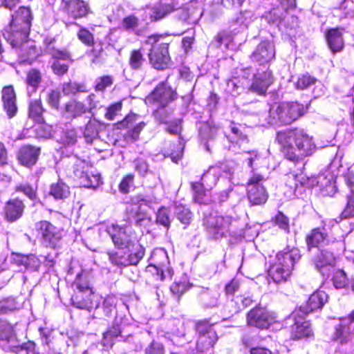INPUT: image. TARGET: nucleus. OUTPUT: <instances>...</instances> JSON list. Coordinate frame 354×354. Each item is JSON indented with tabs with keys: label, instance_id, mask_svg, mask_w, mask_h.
Returning <instances> with one entry per match:
<instances>
[{
	"label": "nucleus",
	"instance_id": "f257e3e1",
	"mask_svg": "<svg viewBox=\"0 0 354 354\" xmlns=\"http://www.w3.org/2000/svg\"><path fill=\"white\" fill-rule=\"evenodd\" d=\"M277 140L285 157L293 162L312 155L315 149L313 138L302 129L279 132Z\"/></svg>",
	"mask_w": 354,
	"mask_h": 354
},
{
	"label": "nucleus",
	"instance_id": "f03ea898",
	"mask_svg": "<svg viewBox=\"0 0 354 354\" xmlns=\"http://www.w3.org/2000/svg\"><path fill=\"white\" fill-rule=\"evenodd\" d=\"M248 167L252 173L247 183V194L250 203L254 205H260L266 203L268 198V193L263 185L266 178L261 174L257 172L265 160L256 151L245 152Z\"/></svg>",
	"mask_w": 354,
	"mask_h": 354
},
{
	"label": "nucleus",
	"instance_id": "7ed1b4c3",
	"mask_svg": "<svg viewBox=\"0 0 354 354\" xmlns=\"http://www.w3.org/2000/svg\"><path fill=\"white\" fill-rule=\"evenodd\" d=\"M32 19L30 10L26 7H20L12 16L10 26L3 30L4 39L12 47L19 46L29 34Z\"/></svg>",
	"mask_w": 354,
	"mask_h": 354
},
{
	"label": "nucleus",
	"instance_id": "20e7f679",
	"mask_svg": "<svg viewBox=\"0 0 354 354\" xmlns=\"http://www.w3.org/2000/svg\"><path fill=\"white\" fill-rule=\"evenodd\" d=\"M242 78L248 80L250 77H252V82L249 85V82H242L241 85H238L239 80L234 79L228 82V86H233L236 87V89L248 87V89L252 92H254L259 95H263L266 93L268 87L273 82V76L272 71L268 68L264 69L263 68H259L257 70L256 73H252L251 69L246 68L241 71Z\"/></svg>",
	"mask_w": 354,
	"mask_h": 354
},
{
	"label": "nucleus",
	"instance_id": "39448f33",
	"mask_svg": "<svg viewBox=\"0 0 354 354\" xmlns=\"http://www.w3.org/2000/svg\"><path fill=\"white\" fill-rule=\"evenodd\" d=\"M304 113V105L297 102L274 104L270 109L268 122L271 125L290 124Z\"/></svg>",
	"mask_w": 354,
	"mask_h": 354
},
{
	"label": "nucleus",
	"instance_id": "423d86ee",
	"mask_svg": "<svg viewBox=\"0 0 354 354\" xmlns=\"http://www.w3.org/2000/svg\"><path fill=\"white\" fill-rule=\"evenodd\" d=\"M299 251L297 248L279 252L277 260L269 270V276L275 283L286 281L290 276L294 264L300 259Z\"/></svg>",
	"mask_w": 354,
	"mask_h": 354
},
{
	"label": "nucleus",
	"instance_id": "0eeeda50",
	"mask_svg": "<svg viewBox=\"0 0 354 354\" xmlns=\"http://www.w3.org/2000/svg\"><path fill=\"white\" fill-rule=\"evenodd\" d=\"M74 284L77 290L71 297L72 304L77 308L91 310L94 308V295L86 276L83 273L78 274Z\"/></svg>",
	"mask_w": 354,
	"mask_h": 354
},
{
	"label": "nucleus",
	"instance_id": "6e6552de",
	"mask_svg": "<svg viewBox=\"0 0 354 354\" xmlns=\"http://www.w3.org/2000/svg\"><path fill=\"white\" fill-rule=\"evenodd\" d=\"M231 224V218L223 216L216 212L205 214L203 225L214 239H219L225 235Z\"/></svg>",
	"mask_w": 354,
	"mask_h": 354
},
{
	"label": "nucleus",
	"instance_id": "1a4fd4ad",
	"mask_svg": "<svg viewBox=\"0 0 354 354\" xmlns=\"http://www.w3.org/2000/svg\"><path fill=\"white\" fill-rule=\"evenodd\" d=\"M73 174L80 180V184L85 187L95 188L102 184L100 174L93 171L85 161L75 162L73 165Z\"/></svg>",
	"mask_w": 354,
	"mask_h": 354
},
{
	"label": "nucleus",
	"instance_id": "9d476101",
	"mask_svg": "<svg viewBox=\"0 0 354 354\" xmlns=\"http://www.w3.org/2000/svg\"><path fill=\"white\" fill-rule=\"evenodd\" d=\"M196 330L199 334L196 343V350L199 353H206L212 349L218 339L212 325L207 320L200 321L196 324Z\"/></svg>",
	"mask_w": 354,
	"mask_h": 354
},
{
	"label": "nucleus",
	"instance_id": "9b49d317",
	"mask_svg": "<svg viewBox=\"0 0 354 354\" xmlns=\"http://www.w3.org/2000/svg\"><path fill=\"white\" fill-rule=\"evenodd\" d=\"M35 230L46 247L55 248L62 239V232L50 222L41 221L35 225Z\"/></svg>",
	"mask_w": 354,
	"mask_h": 354
},
{
	"label": "nucleus",
	"instance_id": "f8f14e48",
	"mask_svg": "<svg viewBox=\"0 0 354 354\" xmlns=\"http://www.w3.org/2000/svg\"><path fill=\"white\" fill-rule=\"evenodd\" d=\"M333 339L338 343L339 354H354V332L350 327L339 324L335 328Z\"/></svg>",
	"mask_w": 354,
	"mask_h": 354
},
{
	"label": "nucleus",
	"instance_id": "ddd939ff",
	"mask_svg": "<svg viewBox=\"0 0 354 354\" xmlns=\"http://www.w3.org/2000/svg\"><path fill=\"white\" fill-rule=\"evenodd\" d=\"M168 48V44L161 43L150 49L148 54L149 59L154 68L164 70L169 66L171 59Z\"/></svg>",
	"mask_w": 354,
	"mask_h": 354
},
{
	"label": "nucleus",
	"instance_id": "4468645a",
	"mask_svg": "<svg viewBox=\"0 0 354 354\" xmlns=\"http://www.w3.org/2000/svg\"><path fill=\"white\" fill-rule=\"evenodd\" d=\"M115 246L120 249L129 248L132 243L131 227L128 225L112 224L106 228Z\"/></svg>",
	"mask_w": 354,
	"mask_h": 354
},
{
	"label": "nucleus",
	"instance_id": "2eb2a0df",
	"mask_svg": "<svg viewBox=\"0 0 354 354\" xmlns=\"http://www.w3.org/2000/svg\"><path fill=\"white\" fill-rule=\"evenodd\" d=\"M176 93L166 82L160 83L147 97L149 102H156L165 107L176 98Z\"/></svg>",
	"mask_w": 354,
	"mask_h": 354
},
{
	"label": "nucleus",
	"instance_id": "dca6fc26",
	"mask_svg": "<svg viewBox=\"0 0 354 354\" xmlns=\"http://www.w3.org/2000/svg\"><path fill=\"white\" fill-rule=\"evenodd\" d=\"M274 321L272 313L261 307L252 309L247 315L248 324L259 328H268Z\"/></svg>",
	"mask_w": 354,
	"mask_h": 354
},
{
	"label": "nucleus",
	"instance_id": "f3484780",
	"mask_svg": "<svg viewBox=\"0 0 354 354\" xmlns=\"http://www.w3.org/2000/svg\"><path fill=\"white\" fill-rule=\"evenodd\" d=\"M274 55L273 44L268 41H264L257 46L251 57L253 61L259 62L260 64H264L271 61Z\"/></svg>",
	"mask_w": 354,
	"mask_h": 354
},
{
	"label": "nucleus",
	"instance_id": "a211bd4d",
	"mask_svg": "<svg viewBox=\"0 0 354 354\" xmlns=\"http://www.w3.org/2000/svg\"><path fill=\"white\" fill-rule=\"evenodd\" d=\"M335 261L333 253L328 250H319L313 258L315 268L322 274H325L329 268L335 265Z\"/></svg>",
	"mask_w": 354,
	"mask_h": 354
},
{
	"label": "nucleus",
	"instance_id": "6ab92c4d",
	"mask_svg": "<svg viewBox=\"0 0 354 354\" xmlns=\"http://www.w3.org/2000/svg\"><path fill=\"white\" fill-rule=\"evenodd\" d=\"M64 9L74 19L86 17L89 12L87 3L82 0H62Z\"/></svg>",
	"mask_w": 354,
	"mask_h": 354
},
{
	"label": "nucleus",
	"instance_id": "aec40b11",
	"mask_svg": "<svg viewBox=\"0 0 354 354\" xmlns=\"http://www.w3.org/2000/svg\"><path fill=\"white\" fill-rule=\"evenodd\" d=\"M328 295L324 291H317L312 294L306 305L299 308V312L302 315H307L314 310L322 308L327 301Z\"/></svg>",
	"mask_w": 354,
	"mask_h": 354
},
{
	"label": "nucleus",
	"instance_id": "412c9836",
	"mask_svg": "<svg viewBox=\"0 0 354 354\" xmlns=\"http://www.w3.org/2000/svg\"><path fill=\"white\" fill-rule=\"evenodd\" d=\"M39 152V148L30 145L23 146L19 151L18 160L21 165L31 167L37 162Z\"/></svg>",
	"mask_w": 354,
	"mask_h": 354
},
{
	"label": "nucleus",
	"instance_id": "4be33fe9",
	"mask_svg": "<svg viewBox=\"0 0 354 354\" xmlns=\"http://www.w3.org/2000/svg\"><path fill=\"white\" fill-rule=\"evenodd\" d=\"M2 100L3 108L8 116L11 118L15 116L17 111L16 104V95L12 86H6L2 91Z\"/></svg>",
	"mask_w": 354,
	"mask_h": 354
},
{
	"label": "nucleus",
	"instance_id": "5701e85b",
	"mask_svg": "<svg viewBox=\"0 0 354 354\" xmlns=\"http://www.w3.org/2000/svg\"><path fill=\"white\" fill-rule=\"evenodd\" d=\"M174 0H160V1L151 9V18L152 20H158L172 12L176 8Z\"/></svg>",
	"mask_w": 354,
	"mask_h": 354
},
{
	"label": "nucleus",
	"instance_id": "b1692460",
	"mask_svg": "<svg viewBox=\"0 0 354 354\" xmlns=\"http://www.w3.org/2000/svg\"><path fill=\"white\" fill-rule=\"evenodd\" d=\"M328 46L335 54L341 52L344 48L342 33L339 28L329 29L326 33Z\"/></svg>",
	"mask_w": 354,
	"mask_h": 354
},
{
	"label": "nucleus",
	"instance_id": "393cba45",
	"mask_svg": "<svg viewBox=\"0 0 354 354\" xmlns=\"http://www.w3.org/2000/svg\"><path fill=\"white\" fill-rule=\"evenodd\" d=\"M25 205L22 201L18 198L10 199L5 206V214L10 221H15L19 218L23 214Z\"/></svg>",
	"mask_w": 354,
	"mask_h": 354
},
{
	"label": "nucleus",
	"instance_id": "a878e982",
	"mask_svg": "<svg viewBox=\"0 0 354 354\" xmlns=\"http://www.w3.org/2000/svg\"><path fill=\"white\" fill-rule=\"evenodd\" d=\"M308 247H317L321 244L328 245L330 243L328 234L324 227L313 229L306 239Z\"/></svg>",
	"mask_w": 354,
	"mask_h": 354
},
{
	"label": "nucleus",
	"instance_id": "bb28decb",
	"mask_svg": "<svg viewBox=\"0 0 354 354\" xmlns=\"http://www.w3.org/2000/svg\"><path fill=\"white\" fill-rule=\"evenodd\" d=\"M339 219L343 226L348 223L350 224L348 232H351L354 229V190L353 189H351V194L348 196L346 207L342 212Z\"/></svg>",
	"mask_w": 354,
	"mask_h": 354
},
{
	"label": "nucleus",
	"instance_id": "cd10ccee",
	"mask_svg": "<svg viewBox=\"0 0 354 354\" xmlns=\"http://www.w3.org/2000/svg\"><path fill=\"white\" fill-rule=\"evenodd\" d=\"M314 178H307L302 174H290L286 176V185L290 188V192L295 193L299 184L302 186L311 187L314 185Z\"/></svg>",
	"mask_w": 354,
	"mask_h": 354
},
{
	"label": "nucleus",
	"instance_id": "c85d7f7f",
	"mask_svg": "<svg viewBox=\"0 0 354 354\" xmlns=\"http://www.w3.org/2000/svg\"><path fill=\"white\" fill-rule=\"evenodd\" d=\"M14 259L18 266H23L30 271H38L41 265L40 260L34 254L16 255Z\"/></svg>",
	"mask_w": 354,
	"mask_h": 354
},
{
	"label": "nucleus",
	"instance_id": "c756f323",
	"mask_svg": "<svg viewBox=\"0 0 354 354\" xmlns=\"http://www.w3.org/2000/svg\"><path fill=\"white\" fill-rule=\"evenodd\" d=\"M41 82V73L36 69H31L27 74L26 84L27 92L29 97H31L37 91L39 84Z\"/></svg>",
	"mask_w": 354,
	"mask_h": 354
},
{
	"label": "nucleus",
	"instance_id": "7c9ffc66",
	"mask_svg": "<svg viewBox=\"0 0 354 354\" xmlns=\"http://www.w3.org/2000/svg\"><path fill=\"white\" fill-rule=\"evenodd\" d=\"M44 109L39 99L31 100L29 103L28 116L37 123L44 122L43 113Z\"/></svg>",
	"mask_w": 354,
	"mask_h": 354
},
{
	"label": "nucleus",
	"instance_id": "2f4dec72",
	"mask_svg": "<svg viewBox=\"0 0 354 354\" xmlns=\"http://www.w3.org/2000/svg\"><path fill=\"white\" fill-rule=\"evenodd\" d=\"M311 332L310 324L306 321H303V318L299 315V318L295 320L292 327V333L295 337L299 339L308 337L310 335Z\"/></svg>",
	"mask_w": 354,
	"mask_h": 354
},
{
	"label": "nucleus",
	"instance_id": "473e14b6",
	"mask_svg": "<svg viewBox=\"0 0 354 354\" xmlns=\"http://www.w3.org/2000/svg\"><path fill=\"white\" fill-rule=\"evenodd\" d=\"M50 194L55 199H64L70 195V188L65 183L59 180L51 185Z\"/></svg>",
	"mask_w": 354,
	"mask_h": 354
},
{
	"label": "nucleus",
	"instance_id": "72a5a7b5",
	"mask_svg": "<svg viewBox=\"0 0 354 354\" xmlns=\"http://www.w3.org/2000/svg\"><path fill=\"white\" fill-rule=\"evenodd\" d=\"M65 111L68 117L75 118L87 112V108L82 102L71 100L66 104Z\"/></svg>",
	"mask_w": 354,
	"mask_h": 354
},
{
	"label": "nucleus",
	"instance_id": "f704fd0d",
	"mask_svg": "<svg viewBox=\"0 0 354 354\" xmlns=\"http://www.w3.org/2000/svg\"><path fill=\"white\" fill-rule=\"evenodd\" d=\"M219 169L216 167H211L205 172L201 177V185L205 186L207 189H212L218 180V174Z\"/></svg>",
	"mask_w": 354,
	"mask_h": 354
},
{
	"label": "nucleus",
	"instance_id": "c9c22d12",
	"mask_svg": "<svg viewBox=\"0 0 354 354\" xmlns=\"http://www.w3.org/2000/svg\"><path fill=\"white\" fill-rule=\"evenodd\" d=\"M146 59L140 49H134L130 52L129 65L134 71L141 70Z\"/></svg>",
	"mask_w": 354,
	"mask_h": 354
},
{
	"label": "nucleus",
	"instance_id": "e433bc0d",
	"mask_svg": "<svg viewBox=\"0 0 354 354\" xmlns=\"http://www.w3.org/2000/svg\"><path fill=\"white\" fill-rule=\"evenodd\" d=\"M253 302L252 299L248 296H237L229 303V306L232 308L230 313H236L241 310L250 306Z\"/></svg>",
	"mask_w": 354,
	"mask_h": 354
},
{
	"label": "nucleus",
	"instance_id": "4c0bfd02",
	"mask_svg": "<svg viewBox=\"0 0 354 354\" xmlns=\"http://www.w3.org/2000/svg\"><path fill=\"white\" fill-rule=\"evenodd\" d=\"M174 214L177 219L183 224L188 225L192 219V213L189 209L182 204L176 203Z\"/></svg>",
	"mask_w": 354,
	"mask_h": 354
},
{
	"label": "nucleus",
	"instance_id": "58836bf2",
	"mask_svg": "<svg viewBox=\"0 0 354 354\" xmlns=\"http://www.w3.org/2000/svg\"><path fill=\"white\" fill-rule=\"evenodd\" d=\"M149 268H153L157 277L160 280H164L166 278H171L173 270L164 263L151 264Z\"/></svg>",
	"mask_w": 354,
	"mask_h": 354
},
{
	"label": "nucleus",
	"instance_id": "ea45409f",
	"mask_svg": "<svg viewBox=\"0 0 354 354\" xmlns=\"http://www.w3.org/2000/svg\"><path fill=\"white\" fill-rule=\"evenodd\" d=\"M62 91L65 95H75L77 93H85L88 91L87 86L84 84L76 82H68L63 84Z\"/></svg>",
	"mask_w": 354,
	"mask_h": 354
},
{
	"label": "nucleus",
	"instance_id": "a19ab883",
	"mask_svg": "<svg viewBox=\"0 0 354 354\" xmlns=\"http://www.w3.org/2000/svg\"><path fill=\"white\" fill-rule=\"evenodd\" d=\"M156 221L167 228L171 224L170 211L165 207H161L156 213Z\"/></svg>",
	"mask_w": 354,
	"mask_h": 354
},
{
	"label": "nucleus",
	"instance_id": "79ce46f5",
	"mask_svg": "<svg viewBox=\"0 0 354 354\" xmlns=\"http://www.w3.org/2000/svg\"><path fill=\"white\" fill-rule=\"evenodd\" d=\"M84 136L87 142L91 143L98 136L97 125L94 122L89 121L84 130Z\"/></svg>",
	"mask_w": 354,
	"mask_h": 354
},
{
	"label": "nucleus",
	"instance_id": "37998d69",
	"mask_svg": "<svg viewBox=\"0 0 354 354\" xmlns=\"http://www.w3.org/2000/svg\"><path fill=\"white\" fill-rule=\"evenodd\" d=\"M14 336L12 326L6 321H0V339L10 341Z\"/></svg>",
	"mask_w": 354,
	"mask_h": 354
},
{
	"label": "nucleus",
	"instance_id": "c03bdc74",
	"mask_svg": "<svg viewBox=\"0 0 354 354\" xmlns=\"http://www.w3.org/2000/svg\"><path fill=\"white\" fill-rule=\"evenodd\" d=\"M108 257L111 263L117 266H127V257H125L122 252H108Z\"/></svg>",
	"mask_w": 354,
	"mask_h": 354
},
{
	"label": "nucleus",
	"instance_id": "a18cd8bd",
	"mask_svg": "<svg viewBox=\"0 0 354 354\" xmlns=\"http://www.w3.org/2000/svg\"><path fill=\"white\" fill-rule=\"evenodd\" d=\"M317 80L308 75H303L297 78V80L294 83L295 86L298 90H304L310 86L314 84Z\"/></svg>",
	"mask_w": 354,
	"mask_h": 354
},
{
	"label": "nucleus",
	"instance_id": "49530a36",
	"mask_svg": "<svg viewBox=\"0 0 354 354\" xmlns=\"http://www.w3.org/2000/svg\"><path fill=\"white\" fill-rule=\"evenodd\" d=\"M252 19V12L248 10L240 12L237 16L232 19V22L234 24L247 27Z\"/></svg>",
	"mask_w": 354,
	"mask_h": 354
},
{
	"label": "nucleus",
	"instance_id": "de8ad7c7",
	"mask_svg": "<svg viewBox=\"0 0 354 354\" xmlns=\"http://www.w3.org/2000/svg\"><path fill=\"white\" fill-rule=\"evenodd\" d=\"M121 334V328L118 325L113 326L110 329L103 334L104 345L111 344L113 338H116Z\"/></svg>",
	"mask_w": 354,
	"mask_h": 354
},
{
	"label": "nucleus",
	"instance_id": "09e8293b",
	"mask_svg": "<svg viewBox=\"0 0 354 354\" xmlns=\"http://www.w3.org/2000/svg\"><path fill=\"white\" fill-rule=\"evenodd\" d=\"M335 287L337 289L343 288L348 284V279L346 273L342 270H337L333 277Z\"/></svg>",
	"mask_w": 354,
	"mask_h": 354
},
{
	"label": "nucleus",
	"instance_id": "8fccbe9b",
	"mask_svg": "<svg viewBox=\"0 0 354 354\" xmlns=\"http://www.w3.org/2000/svg\"><path fill=\"white\" fill-rule=\"evenodd\" d=\"M117 298L113 295H108L104 299L102 308L106 316L111 315L113 310L115 308Z\"/></svg>",
	"mask_w": 354,
	"mask_h": 354
},
{
	"label": "nucleus",
	"instance_id": "3c124183",
	"mask_svg": "<svg viewBox=\"0 0 354 354\" xmlns=\"http://www.w3.org/2000/svg\"><path fill=\"white\" fill-rule=\"evenodd\" d=\"M203 187H205L201 183L193 185L194 200L200 204L207 203L208 201L206 198V192L203 190Z\"/></svg>",
	"mask_w": 354,
	"mask_h": 354
},
{
	"label": "nucleus",
	"instance_id": "603ef678",
	"mask_svg": "<svg viewBox=\"0 0 354 354\" xmlns=\"http://www.w3.org/2000/svg\"><path fill=\"white\" fill-rule=\"evenodd\" d=\"M146 124L144 122H138L133 129L129 130L125 134V139L127 140H136L140 135V131L145 127Z\"/></svg>",
	"mask_w": 354,
	"mask_h": 354
},
{
	"label": "nucleus",
	"instance_id": "864d4df0",
	"mask_svg": "<svg viewBox=\"0 0 354 354\" xmlns=\"http://www.w3.org/2000/svg\"><path fill=\"white\" fill-rule=\"evenodd\" d=\"M122 104L121 102H116L110 105L105 113V118L109 120H113L119 115L122 110Z\"/></svg>",
	"mask_w": 354,
	"mask_h": 354
},
{
	"label": "nucleus",
	"instance_id": "5fc2aeb1",
	"mask_svg": "<svg viewBox=\"0 0 354 354\" xmlns=\"http://www.w3.org/2000/svg\"><path fill=\"white\" fill-rule=\"evenodd\" d=\"M78 39L85 45L91 46L94 44L93 34L86 28H81L77 32Z\"/></svg>",
	"mask_w": 354,
	"mask_h": 354
},
{
	"label": "nucleus",
	"instance_id": "6e6d98bb",
	"mask_svg": "<svg viewBox=\"0 0 354 354\" xmlns=\"http://www.w3.org/2000/svg\"><path fill=\"white\" fill-rule=\"evenodd\" d=\"M39 125L36 129L37 134L40 137L43 138H50L53 136L55 130L53 126L44 123H38Z\"/></svg>",
	"mask_w": 354,
	"mask_h": 354
},
{
	"label": "nucleus",
	"instance_id": "4d7b16f0",
	"mask_svg": "<svg viewBox=\"0 0 354 354\" xmlns=\"http://www.w3.org/2000/svg\"><path fill=\"white\" fill-rule=\"evenodd\" d=\"M145 254V248L139 245L134 253L130 254L127 260L129 265H136L142 259Z\"/></svg>",
	"mask_w": 354,
	"mask_h": 354
},
{
	"label": "nucleus",
	"instance_id": "13d9d810",
	"mask_svg": "<svg viewBox=\"0 0 354 354\" xmlns=\"http://www.w3.org/2000/svg\"><path fill=\"white\" fill-rule=\"evenodd\" d=\"M122 25L127 30L135 31L139 25V20L134 15H129L122 20Z\"/></svg>",
	"mask_w": 354,
	"mask_h": 354
},
{
	"label": "nucleus",
	"instance_id": "bf43d9fd",
	"mask_svg": "<svg viewBox=\"0 0 354 354\" xmlns=\"http://www.w3.org/2000/svg\"><path fill=\"white\" fill-rule=\"evenodd\" d=\"M112 83L113 80L111 76H104L97 80L95 88L97 91H102L110 86Z\"/></svg>",
	"mask_w": 354,
	"mask_h": 354
},
{
	"label": "nucleus",
	"instance_id": "052dcab7",
	"mask_svg": "<svg viewBox=\"0 0 354 354\" xmlns=\"http://www.w3.org/2000/svg\"><path fill=\"white\" fill-rule=\"evenodd\" d=\"M165 348L162 344L153 341L145 349V354H164Z\"/></svg>",
	"mask_w": 354,
	"mask_h": 354
},
{
	"label": "nucleus",
	"instance_id": "680f3d73",
	"mask_svg": "<svg viewBox=\"0 0 354 354\" xmlns=\"http://www.w3.org/2000/svg\"><path fill=\"white\" fill-rule=\"evenodd\" d=\"M16 191L23 192L30 199H34L36 196L35 190L28 183L19 184L16 187Z\"/></svg>",
	"mask_w": 354,
	"mask_h": 354
},
{
	"label": "nucleus",
	"instance_id": "e2e57ef3",
	"mask_svg": "<svg viewBox=\"0 0 354 354\" xmlns=\"http://www.w3.org/2000/svg\"><path fill=\"white\" fill-rule=\"evenodd\" d=\"M274 222L277 225L284 230H288L289 221L288 218L282 213L278 212L274 217Z\"/></svg>",
	"mask_w": 354,
	"mask_h": 354
},
{
	"label": "nucleus",
	"instance_id": "0e129e2a",
	"mask_svg": "<svg viewBox=\"0 0 354 354\" xmlns=\"http://www.w3.org/2000/svg\"><path fill=\"white\" fill-rule=\"evenodd\" d=\"M59 100L60 93L58 91L53 90L48 95V103L54 109H57L59 107Z\"/></svg>",
	"mask_w": 354,
	"mask_h": 354
},
{
	"label": "nucleus",
	"instance_id": "69168bd1",
	"mask_svg": "<svg viewBox=\"0 0 354 354\" xmlns=\"http://www.w3.org/2000/svg\"><path fill=\"white\" fill-rule=\"evenodd\" d=\"M133 175L129 174L124 177L119 185L120 191L124 194L128 193L129 192L130 186L133 183Z\"/></svg>",
	"mask_w": 354,
	"mask_h": 354
},
{
	"label": "nucleus",
	"instance_id": "338daca9",
	"mask_svg": "<svg viewBox=\"0 0 354 354\" xmlns=\"http://www.w3.org/2000/svg\"><path fill=\"white\" fill-rule=\"evenodd\" d=\"M54 59H62V60H70L73 62L71 59V55L67 49L59 50L56 48L55 53L51 56Z\"/></svg>",
	"mask_w": 354,
	"mask_h": 354
},
{
	"label": "nucleus",
	"instance_id": "774afa93",
	"mask_svg": "<svg viewBox=\"0 0 354 354\" xmlns=\"http://www.w3.org/2000/svg\"><path fill=\"white\" fill-rule=\"evenodd\" d=\"M136 170L142 176H145L149 169V165L147 162L141 158H138L135 161Z\"/></svg>",
	"mask_w": 354,
	"mask_h": 354
}]
</instances>
